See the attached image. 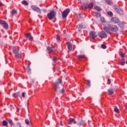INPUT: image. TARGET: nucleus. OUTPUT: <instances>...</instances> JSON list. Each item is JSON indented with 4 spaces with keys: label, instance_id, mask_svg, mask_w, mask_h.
Segmentation results:
<instances>
[{
    "label": "nucleus",
    "instance_id": "f257e3e1",
    "mask_svg": "<svg viewBox=\"0 0 127 127\" xmlns=\"http://www.w3.org/2000/svg\"><path fill=\"white\" fill-rule=\"evenodd\" d=\"M103 29L106 33H111V31L117 32L119 31V28L117 26L111 24H109L107 27H104Z\"/></svg>",
    "mask_w": 127,
    "mask_h": 127
},
{
    "label": "nucleus",
    "instance_id": "f03ea898",
    "mask_svg": "<svg viewBox=\"0 0 127 127\" xmlns=\"http://www.w3.org/2000/svg\"><path fill=\"white\" fill-rule=\"evenodd\" d=\"M56 11L55 10L51 11L47 14L48 18L50 20H51L52 19L55 18V17H56Z\"/></svg>",
    "mask_w": 127,
    "mask_h": 127
},
{
    "label": "nucleus",
    "instance_id": "7ed1b4c3",
    "mask_svg": "<svg viewBox=\"0 0 127 127\" xmlns=\"http://www.w3.org/2000/svg\"><path fill=\"white\" fill-rule=\"evenodd\" d=\"M70 12V9L66 8L65 10H64L62 14V16L63 18H66L67 16H68V14H69V13Z\"/></svg>",
    "mask_w": 127,
    "mask_h": 127
},
{
    "label": "nucleus",
    "instance_id": "20e7f679",
    "mask_svg": "<svg viewBox=\"0 0 127 127\" xmlns=\"http://www.w3.org/2000/svg\"><path fill=\"white\" fill-rule=\"evenodd\" d=\"M31 8L34 11H36V12H38V13H41V10H40V8H39V7H37V6L32 5L31 6Z\"/></svg>",
    "mask_w": 127,
    "mask_h": 127
},
{
    "label": "nucleus",
    "instance_id": "39448f33",
    "mask_svg": "<svg viewBox=\"0 0 127 127\" xmlns=\"http://www.w3.org/2000/svg\"><path fill=\"white\" fill-rule=\"evenodd\" d=\"M0 24L5 29H8V24L6 21L4 20H0Z\"/></svg>",
    "mask_w": 127,
    "mask_h": 127
},
{
    "label": "nucleus",
    "instance_id": "423d86ee",
    "mask_svg": "<svg viewBox=\"0 0 127 127\" xmlns=\"http://www.w3.org/2000/svg\"><path fill=\"white\" fill-rule=\"evenodd\" d=\"M98 35L99 37H101V38H107L108 37V35L104 31L99 32Z\"/></svg>",
    "mask_w": 127,
    "mask_h": 127
},
{
    "label": "nucleus",
    "instance_id": "0eeeda50",
    "mask_svg": "<svg viewBox=\"0 0 127 127\" xmlns=\"http://www.w3.org/2000/svg\"><path fill=\"white\" fill-rule=\"evenodd\" d=\"M115 10L117 12V13H119V14H121V15H123V14H124V12L121 8L117 6H115Z\"/></svg>",
    "mask_w": 127,
    "mask_h": 127
},
{
    "label": "nucleus",
    "instance_id": "6e6552de",
    "mask_svg": "<svg viewBox=\"0 0 127 127\" xmlns=\"http://www.w3.org/2000/svg\"><path fill=\"white\" fill-rule=\"evenodd\" d=\"M111 21L113 23H120V21L119 18L116 17H113L111 18Z\"/></svg>",
    "mask_w": 127,
    "mask_h": 127
},
{
    "label": "nucleus",
    "instance_id": "1a4fd4ad",
    "mask_svg": "<svg viewBox=\"0 0 127 127\" xmlns=\"http://www.w3.org/2000/svg\"><path fill=\"white\" fill-rule=\"evenodd\" d=\"M90 36L92 39H95L97 37V34L94 31H91L90 32Z\"/></svg>",
    "mask_w": 127,
    "mask_h": 127
},
{
    "label": "nucleus",
    "instance_id": "9d476101",
    "mask_svg": "<svg viewBox=\"0 0 127 127\" xmlns=\"http://www.w3.org/2000/svg\"><path fill=\"white\" fill-rule=\"evenodd\" d=\"M59 84H62V81L60 80V79H59L58 81L57 82H56L55 83V88L56 90H57V89H58Z\"/></svg>",
    "mask_w": 127,
    "mask_h": 127
},
{
    "label": "nucleus",
    "instance_id": "9b49d317",
    "mask_svg": "<svg viewBox=\"0 0 127 127\" xmlns=\"http://www.w3.org/2000/svg\"><path fill=\"white\" fill-rule=\"evenodd\" d=\"M108 92L109 96H112V95H114L115 91L112 88H110L109 89H108Z\"/></svg>",
    "mask_w": 127,
    "mask_h": 127
},
{
    "label": "nucleus",
    "instance_id": "f8f14e48",
    "mask_svg": "<svg viewBox=\"0 0 127 127\" xmlns=\"http://www.w3.org/2000/svg\"><path fill=\"white\" fill-rule=\"evenodd\" d=\"M67 48L69 50V51H72V44L71 42H69L67 43Z\"/></svg>",
    "mask_w": 127,
    "mask_h": 127
},
{
    "label": "nucleus",
    "instance_id": "ddd939ff",
    "mask_svg": "<svg viewBox=\"0 0 127 127\" xmlns=\"http://www.w3.org/2000/svg\"><path fill=\"white\" fill-rule=\"evenodd\" d=\"M47 50L48 51V52H53L55 51L54 48L51 47H47Z\"/></svg>",
    "mask_w": 127,
    "mask_h": 127
},
{
    "label": "nucleus",
    "instance_id": "4468645a",
    "mask_svg": "<svg viewBox=\"0 0 127 127\" xmlns=\"http://www.w3.org/2000/svg\"><path fill=\"white\" fill-rule=\"evenodd\" d=\"M25 37L27 38V39H28L29 40H30L31 38H32V36H31V34L29 33L25 35Z\"/></svg>",
    "mask_w": 127,
    "mask_h": 127
},
{
    "label": "nucleus",
    "instance_id": "2eb2a0df",
    "mask_svg": "<svg viewBox=\"0 0 127 127\" xmlns=\"http://www.w3.org/2000/svg\"><path fill=\"white\" fill-rule=\"evenodd\" d=\"M16 12H17L16 10L12 9L10 13L12 15H14V14H16Z\"/></svg>",
    "mask_w": 127,
    "mask_h": 127
},
{
    "label": "nucleus",
    "instance_id": "dca6fc26",
    "mask_svg": "<svg viewBox=\"0 0 127 127\" xmlns=\"http://www.w3.org/2000/svg\"><path fill=\"white\" fill-rule=\"evenodd\" d=\"M13 53H14V54L18 53V51H17V49H16V48L15 47H13Z\"/></svg>",
    "mask_w": 127,
    "mask_h": 127
},
{
    "label": "nucleus",
    "instance_id": "f3484780",
    "mask_svg": "<svg viewBox=\"0 0 127 127\" xmlns=\"http://www.w3.org/2000/svg\"><path fill=\"white\" fill-rule=\"evenodd\" d=\"M77 58L79 59H83L85 58V55H80L77 56Z\"/></svg>",
    "mask_w": 127,
    "mask_h": 127
},
{
    "label": "nucleus",
    "instance_id": "a211bd4d",
    "mask_svg": "<svg viewBox=\"0 0 127 127\" xmlns=\"http://www.w3.org/2000/svg\"><path fill=\"white\" fill-rule=\"evenodd\" d=\"M125 63H126V60H125V59L123 58V59L121 60V65H122L123 66H124V65H125Z\"/></svg>",
    "mask_w": 127,
    "mask_h": 127
},
{
    "label": "nucleus",
    "instance_id": "6ab92c4d",
    "mask_svg": "<svg viewBox=\"0 0 127 127\" xmlns=\"http://www.w3.org/2000/svg\"><path fill=\"white\" fill-rule=\"evenodd\" d=\"M105 1L106 3H107L108 4H110V5L112 4V3H113L112 2V0H105Z\"/></svg>",
    "mask_w": 127,
    "mask_h": 127
},
{
    "label": "nucleus",
    "instance_id": "aec40b11",
    "mask_svg": "<svg viewBox=\"0 0 127 127\" xmlns=\"http://www.w3.org/2000/svg\"><path fill=\"white\" fill-rule=\"evenodd\" d=\"M74 121H75V120L74 119L70 118L69 119V122L70 125H71V124H72V123L74 122Z\"/></svg>",
    "mask_w": 127,
    "mask_h": 127
},
{
    "label": "nucleus",
    "instance_id": "412c9836",
    "mask_svg": "<svg viewBox=\"0 0 127 127\" xmlns=\"http://www.w3.org/2000/svg\"><path fill=\"white\" fill-rule=\"evenodd\" d=\"M56 39H57V42H58V43H60V36L57 35Z\"/></svg>",
    "mask_w": 127,
    "mask_h": 127
},
{
    "label": "nucleus",
    "instance_id": "4be33fe9",
    "mask_svg": "<svg viewBox=\"0 0 127 127\" xmlns=\"http://www.w3.org/2000/svg\"><path fill=\"white\" fill-rule=\"evenodd\" d=\"M95 7L96 10H98V11H101V10H102V9L99 6H96Z\"/></svg>",
    "mask_w": 127,
    "mask_h": 127
},
{
    "label": "nucleus",
    "instance_id": "5701e85b",
    "mask_svg": "<svg viewBox=\"0 0 127 127\" xmlns=\"http://www.w3.org/2000/svg\"><path fill=\"white\" fill-rule=\"evenodd\" d=\"M58 60V59L56 58V57H54L53 59V61L54 63H56V62H57Z\"/></svg>",
    "mask_w": 127,
    "mask_h": 127
},
{
    "label": "nucleus",
    "instance_id": "b1692460",
    "mask_svg": "<svg viewBox=\"0 0 127 127\" xmlns=\"http://www.w3.org/2000/svg\"><path fill=\"white\" fill-rule=\"evenodd\" d=\"M22 4H24V5H28V2H26V1H25V0H23L22 1Z\"/></svg>",
    "mask_w": 127,
    "mask_h": 127
},
{
    "label": "nucleus",
    "instance_id": "393cba45",
    "mask_svg": "<svg viewBox=\"0 0 127 127\" xmlns=\"http://www.w3.org/2000/svg\"><path fill=\"white\" fill-rule=\"evenodd\" d=\"M107 14L108 15H109V16H111V17H112V16H113V12H112L111 11L107 12Z\"/></svg>",
    "mask_w": 127,
    "mask_h": 127
},
{
    "label": "nucleus",
    "instance_id": "a878e982",
    "mask_svg": "<svg viewBox=\"0 0 127 127\" xmlns=\"http://www.w3.org/2000/svg\"><path fill=\"white\" fill-rule=\"evenodd\" d=\"M12 97H14V98H16L17 97H18V93H13Z\"/></svg>",
    "mask_w": 127,
    "mask_h": 127
},
{
    "label": "nucleus",
    "instance_id": "bb28decb",
    "mask_svg": "<svg viewBox=\"0 0 127 127\" xmlns=\"http://www.w3.org/2000/svg\"><path fill=\"white\" fill-rule=\"evenodd\" d=\"M2 124L4 127H6V126H7V122H6V121H3Z\"/></svg>",
    "mask_w": 127,
    "mask_h": 127
},
{
    "label": "nucleus",
    "instance_id": "cd10ccee",
    "mask_svg": "<svg viewBox=\"0 0 127 127\" xmlns=\"http://www.w3.org/2000/svg\"><path fill=\"white\" fill-rule=\"evenodd\" d=\"M15 57H16V58H20V56H19V53H18V52L15 54Z\"/></svg>",
    "mask_w": 127,
    "mask_h": 127
},
{
    "label": "nucleus",
    "instance_id": "c85d7f7f",
    "mask_svg": "<svg viewBox=\"0 0 127 127\" xmlns=\"http://www.w3.org/2000/svg\"><path fill=\"white\" fill-rule=\"evenodd\" d=\"M8 122V123L9 124V125H11V126H12L13 125L12 120H11V119H9Z\"/></svg>",
    "mask_w": 127,
    "mask_h": 127
},
{
    "label": "nucleus",
    "instance_id": "c756f323",
    "mask_svg": "<svg viewBox=\"0 0 127 127\" xmlns=\"http://www.w3.org/2000/svg\"><path fill=\"white\" fill-rule=\"evenodd\" d=\"M114 111L115 113H117L118 114V113H120V110H119V109H118V108H114Z\"/></svg>",
    "mask_w": 127,
    "mask_h": 127
},
{
    "label": "nucleus",
    "instance_id": "7c9ffc66",
    "mask_svg": "<svg viewBox=\"0 0 127 127\" xmlns=\"http://www.w3.org/2000/svg\"><path fill=\"white\" fill-rule=\"evenodd\" d=\"M88 7H89V8H91V9L93 8V3H90V4L88 5Z\"/></svg>",
    "mask_w": 127,
    "mask_h": 127
},
{
    "label": "nucleus",
    "instance_id": "2f4dec72",
    "mask_svg": "<svg viewBox=\"0 0 127 127\" xmlns=\"http://www.w3.org/2000/svg\"><path fill=\"white\" fill-rule=\"evenodd\" d=\"M84 124V122L83 121H81L80 123H78L77 126H82Z\"/></svg>",
    "mask_w": 127,
    "mask_h": 127
},
{
    "label": "nucleus",
    "instance_id": "473e14b6",
    "mask_svg": "<svg viewBox=\"0 0 127 127\" xmlns=\"http://www.w3.org/2000/svg\"><path fill=\"white\" fill-rule=\"evenodd\" d=\"M101 48H103V49H106L107 48V46L104 44L101 45Z\"/></svg>",
    "mask_w": 127,
    "mask_h": 127
},
{
    "label": "nucleus",
    "instance_id": "72a5a7b5",
    "mask_svg": "<svg viewBox=\"0 0 127 127\" xmlns=\"http://www.w3.org/2000/svg\"><path fill=\"white\" fill-rule=\"evenodd\" d=\"M25 122L26 124L29 125V120H28V119H26Z\"/></svg>",
    "mask_w": 127,
    "mask_h": 127
},
{
    "label": "nucleus",
    "instance_id": "f704fd0d",
    "mask_svg": "<svg viewBox=\"0 0 127 127\" xmlns=\"http://www.w3.org/2000/svg\"><path fill=\"white\" fill-rule=\"evenodd\" d=\"M77 28H82V27H83V25H78L77 26Z\"/></svg>",
    "mask_w": 127,
    "mask_h": 127
},
{
    "label": "nucleus",
    "instance_id": "c9c22d12",
    "mask_svg": "<svg viewBox=\"0 0 127 127\" xmlns=\"http://www.w3.org/2000/svg\"><path fill=\"white\" fill-rule=\"evenodd\" d=\"M87 85L89 86V87L91 86V81H90V80H87Z\"/></svg>",
    "mask_w": 127,
    "mask_h": 127
},
{
    "label": "nucleus",
    "instance_id": "e433bc0d",
    "mask_svg": "<svg viewBox=\"0 0 127 127\" xmlns=\"http://www.w3.org/2000/svg\"><path fill=\"white\" fill-rule=\"evenodd\" d=\"M22 97L23 98H25V93L23 92V93H22Z\"/></svg>",
    "mask_w": 127,
    "mask_h": 127
},
{
    "label": "nucleus",
    "instance_id": "4c0bfd02",
    "mask_svg": "<svg viewBox=\"0 0 127 127\" xmlns=\"http://www.w3.org/2000/svg\"><path fill=\"white\" fill-rule=\"evenodd\" d=\"M77 16L78 18H79V19L81 18V14H77Z\"/></svg>",
    "mask_w": 127,
    "mask_h": 127
},
{
    "label": "nucleus",
    "instance_id": "58836bf2",
    "mask_svg": "<svg viewBox=\"0 0 127 127\" xmlns=\"http://www.w3.org/2000/svg\"><path fill=\"white\" fill-rule=\"evenodd\" d=\"M27 72L28 74H30L31 73V71L30 70V68H28Z\"/></svg>",
    "mask_w": 127,
    "mask_h": 127
},
{
    "label": "nucleus",
    "instance_id": "ea45409f",
    "mask_svg": "<svg viewBox=\"0 0 127 127\" xmlns=\"http://www.w3.org/2000/svg\"><path fill=\"white\" fill-rule=\"evenodd\" d=\"M121 56L122 58H124L125 57V54H121Z\"/></svg>",
    "mask_w": 127,
    "mask_h": 127
},
{
    "label": "nucleus",
    "instance_id": "a19ab883",
    "mask_svg": "<svg viewBox=\"0 0 127 127\" xmlns=\"http://www.w3.org/2000/svg\"><path fill=\"white\" fill-rule=\"evenodd\" d=\"M64 92H65V89L63 88V89L61 91V93H63Z\"/></svg>",
    "mask_w": 127,
    "mask_h": 127
},
{
    "label": "nucleus",
    "instance_id": "79ce46f5",
    "mask_svg": "<svg viewBox=\"0 0 127 127\" xmlns=\"http://www.w3.org/2000/svg\"><path fill=\"white\" fill-rule=\"evenodd\" d=\"M101 20L103 22H105V18H101Z\"/></svg>",
    "mask_w": 127,
    "mask_h": 127
},
{
    "label": "nucleus",
    "instance_id": "37998d69",
    "mask_svg": "<svg viewBox=\"0 0 127 127\" xmlns=\"http://www.w3.org/2000/svg\"><path fill=\"white\" fill-rule=\"evenodd\" d=\"M27 68L28 69H30V65H29V64H28Z\"/></svg>",
    "mask_w": 127,
    "mask_h": 127
},
{
    "label": "nucleus",
    "instance_id": "c03bdc74",
    "mask_svg": "<svg viewBox=\"0 0 127 127\" xmlns=\"http://www.w3.org/2000/svg\"><path fill=\"white\" fill-rule=\"evenodd\" d=\"M60 125H61V126L62 127H63V124L62 122H61V123H60Z\"/></svg>",
    "mask_w": 127,
    "mask_h": 127
},
{
    "label": "nucleus",
    "instance_id": "a18cd8bd",
    "mask_svg": "<svg viewBox=\"0 0 127 127\" xmlns=\"http://www.w3.org/2000/svg\"><path fill=\"white\" fill-rule=\"evenodd\" d=\"M1 4H2L1 2H0V6H1Z\"/></svg>",
    "mask_w": 127,
    "mask_h": 127
},
{
    "label": "nucleus",
    "instance_id": "49530a36",
    "mask_svg": "<svg viewBox=\"0 0 127 127\" xmlns=\"http://www.w3.org/2000/svg\"><path fill=\"white\" fill-rule=\"evenodd\" d=\"M74 124H77V122L74 121Z\"/></svg>",
    "mask_w": 127,
    "mask_h": 127
},
{
    "label": "nucleus",
    "instance_id": "de8ad7c7",
    "mask_svg": "<svg viewBox=\"0 0 127 127\" xmlns=\"http://www.w3.org/2000/svg\"><path fill=\"white\" fill-rule=\"evenodd\" d=\"M44 11H45V12H46V11L45 9H44Z\"/></svg>",
    "mask_w": 127,
    "mask_h": 127
},
{
    "label": "nucleus",
    "instance_id": "09e8293b",
    "mask_svg": "<svg viewBox=\"0 0 127 127\" xmlns=\"http://www.w3.org/2000/svg\"><path fill=\"white\" fill-rule=\"evenodd\" d=\"M108 81L110 82V79H108Z\"/></svg>",
    "mask_w": 127,
    "mask_h": 127
},
{
    "label": "nucleus",
    "instance_id": "8fccbe9b",
    "mask_svg": "<svg viewBox=\"0 0 127 127\" xmlns=\"http://www.w3.org/2000/svg\"><path fill=\"white\" fill-rule=\"evenodd\" d=\"M110 84H111V83H110V82H109V85H110Z\"/></svg>",
    "mask_w": 127,
    "mask_h": 127
},
{
    "label": "nucleus",
    "instance_id": "3c124183",
    "mask_svg": "<svg viewBox=\"0 0 127 127\" xmlns=\"http://www.w3.org/2000/svg\"><path fill=\"white\" fill-rule=\"evenodd\" d=\"M10 107H12V105H10Z\"/></svg>",
    "mask_w": 127,
    "mask_h": 127
},
{
    "label": "nucleus",
    "instance_id": "603ef678",
    "mask_svg": "<svg viewBox=\"0 0 127 127\" xmlns=\"http://www.w3.org/2000/svg\"><path fill=\"white\" fill-rule=\"evenodd\" d=\"M67 127H70V126H67Z\"/></svg>",
    "mask_w": 127,
    "mask_h": 127
},
{
    "label": "nucleus",
    "instance_id": "864d4df0",
    "mask_svg": "<svg viewBox=\"0 0 127 127\" xmlns=\"http://www.w3.org/2000/svg\"><path fill=\"white\" fill-rule=\"evenodd\" d=\"M120 24H122V22L120 23Z\"/></svg>",
    "mask_w": 127,
    "mask_h": 127
},
{
    "label": "nucleus",
    "instance_id": "5fc2aeb1",
    "mask_svg": "<svg viewBox=\"0 0 127 127\" xmlns=\"http://www.w3.org/2000/svg\"><path fill=\"white\" fill-rule=\"evenodd\" d=\"M126 63H127V61Z\"/></svg>",
    "mask_w": 127,
    "mask_h": 127
}]
</instances>
